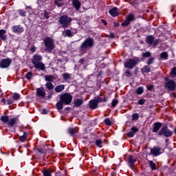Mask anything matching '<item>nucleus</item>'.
Listing matches in <instances>:
<instances>
[{
	"mask_svg": "<svg viewBox=\"0 0 176 176\" xmlns=\"http://www.w3.org/2000/svg\"><path fill=\"white\" fill-rule=\"evenodd\" d=\"M94 38L91 37H88L86 38L80 45L79 47V50L80 53H82V54H85L87 52L89 49H91L93 46H94Z\"/></svg>",
	"mask_w": 176,
	"mask_h": 176,
	"instance_id": "f257e3e1",
	"label": "nucleus"
},
{
	"mask_svg": "<svg viewBox=\"0 0 176 176\" xmlns=\"http://www.w3.org/2000/svg\"><path fill=\"white\" fill-rule=\"evenodd\" d=\"M32 63L34 67L36 68V69H39L40 71H45V69H46V67L44 63H42V56L39 54H35L33 56Z\"/></svg>",
	"mask_w": 176,
	"mask_h": 176,
	"instance_id": "f03ea898",
	"label": "nucleus"
},
{
	"mask_svg": "<svg viewBox=\"0 0 176 176\" xmlns=\"http://www.w3.org/2000/svg\"><path fill=\"white\" fill-rule=\"evenodd\" d=\"M43 43L45 45V50L47 53H52V50H54L56 45H54V40L50 37H45L43 38Z\"/></svg>",
	"mask_w": 176,
	"mask_h": 176,
	"instance_id": "7ed1b4c3",
	"label": "nucleus"
},
{
	"mask_svg": "<svg viewBox=\"0 0 176 176\" xmlns=\"http://www.w3.org/2000/svg\"><path fill=\"white\" fill-rule=\"evenodd\" d=\"M71 21H72V19L67 15H62L59 18V23L62 25L63 28H68Z\"/></svg>",
	"mask_w": 176,
	"mask_h": 176,
	"instance_id": "20e7f679",
	"label": "nucleus"
},
{
	"mask_svg": "<svg viewBox=\"0 0 176 176\" xmlns=\"http://www.w3.org/2000/svg\"><path fill=\"white\" fill-rule=\"evenodd\" d=\"M138 63H140L138 58H129L124 63V67L129 69H133Z\"/></svg>",
	"mask_w": 176,
	"mask_h": 176,
	"instance_id": "39448f33",
	"label": "nucleus"
},
{
	"mask_svg": "<svg viewBox=\"0 0 176 176\" xmlns=\"http://www.w3.org/2000/svg\"><path fill=\"white\" fill-rule=\"evenodd\" d=\"M157 135H164V137L168 138V137L173 135V131L168 129V126L165 125L158 131Z\"/></svg>",
	"mask_w": 176,
	"mask_h": 176,
	"instance_id": "423d86ee",
	"label": "nucleus"
},
{
	"mask_svg": "<svg viewBox=\"0 0 176 176\" xmlns=\"http://www.w3.org/2000/svg\"><path fill=\"white\" fill-rule=\"evenodd\" d=\"M60 100L65 105H69V104H71V102H72V96L68 93H65L60 96Z\"/></svg>",
	"mask_w": 176,
	"mask_h": 176,
	"instance_id": "0eeeda50",
	"label": "nucleus"
},
{
	"mask_svg": "<svg viewBox=\"0 0 176 176\" xmlns=\"http://www.w3.org/2000/svg\"><path fill=\"white\" fill-rule=\"evenodd\" d=\"M163 152L164 151L159 146H154L150 148V155H153V156H160Z\"/></svg>",
	"mask_w": 176,
	"mask_h": 176,
	"instance_id": "6e6552de",
	"label": "nucleus"
},
{
	"mask_svg": "<svg viewBox=\"0 0 176 176\" xmlns=\"http://www.w3.org/2000/svg\"><path fill=\"white\" fill-rule=\"evenodd\" d=\"M146 42L148 43V45H151V46H154V47H156L159 43V40L155 39V37L153 36L150 35L147 36L146 38Z\"/></svg>",
	"mask_w": 176,
	"mask_h": 176,
	"instance_id": "1a4fd4ad",
	"label": "nucleus"
},
{
	"mask_svg": "<svg viewBox=\"0 0 176 176\" xmlns=\"http://www.w3.org/2000/svg\"><path fill=\"white\" fill-rule=\"evenodd\" d=\"M165 87L170 90V91H174L175 90L176 84L175 81L170 80L165 82Z\"/></svg>",
	"mask_w": 176,
	"mask_h": 176,
	"instance_id": "9d476101",
	"label": "nucleus"
},
{
	"mask_svg": "<svg viewBox=\"0 0 176 176\" xmlns=\"http://www.w3.org/2000/svg\"><path fill=\"white\" fill-rule=\"evenodd\" d=\"M12 64V60L9 58L3 59L0 61V68H8Z\"/></svg>",
	"mask_w": 176,
	"mask_h": 176,
	"instance_id": "9b49d317",
	"label": "nucleus"
},
{
	"mask_svg": "<svg viewBox=\"0 0 176 176\" xmlns=\"http://www.w3.org/2000/svg\"><path fill=\"white\" fill-rule=\"evenodd\" d=\"M12 31L14 32L15 34H20L21 32H23L24 28H23V26L20 25H14L12 28Z\"/></svg>",
	"mask_w": 176,
	"mask_h": 176,
	"instance_id": "f8f14e48",
	"label": "nucleus"
},
{
	"mask_svg": "<svg viewBox=\"0 0 176 176\" xmlns=\"http://www.w3.org/2000/svg\"><path fill=\"white\" fill-rule=\"evenodd\" d=\"M36 96L37 97H40V98H45V97H46V92H45V89L43 88L36 89Z\"/></svg>",
	"mask_w": 176,
	"mask_h": 176,
	"instance_id": "ddd939ff",
	"label": "nucleus"
},
{
	"mask_svg": "<svg viewBox=\"0 0 176 176\" xmlns=\"http://www.w3.org/2000/svg\"><path fill=\"white\" fill-rule=\"evenodd\" d=\"M109 13L112 16V17H117V16H119V9L114 7L109 11Z\"/></svg>",
	"mask_w": 176,
	"mask_h": 176,
	"instance_id": "4468645a",
	"label": "nucleus"
},
{
	"mask_svg": "<svg viewBox=\"0 0 176 176\" xmlns=\"http://www.w3.org/2000/svg\"><path fill=\"white\" fill-rule=\"evenodd\" d=\"M72 6L76 9V11L80 10V6H82V3L79 0H73Z\"/></svg>",
	"mask_w": 176,
	"mask_h": 176,
	"instance_id": "2eb2a0df",
	"label": "nucleus"
},
{
	"mask_svg": "<svg viewBox=\"0 0 176 176\" xmlns=\"http://www.w3.org/2000/svg\"><path fill=\"white\" fill-rule=\"evenodd\" d=\"M162 126H163V124L161 122H155L153 124V133H157V131L160 130Z\"/></svg>",
	"mask_w": 176,
	"mask_h": 176,
	"instance_id": "dca6fc26",
	"label": "nucleus"
},
{
	"mask_svg": "<svg viewBox=\"0 0 176 176\" xmlns=\"http://www.w3.org/2000/svg\"><path fill=\"white\" fill-rule=\"evenodd\" d=\"M128 162L129 163V167H131V168H133V167H134V163L137 162V159L133 155H130L129 157Z\"/></svg>",
	"mask_w": 176,
	"mask_h": 176,
	"instance_id": "f3484780",
	"label": "nucleus"
},
{
	"mask_svg": "<svg viewBox=\"0 0 176 176\" xmlns=\"http://www.w3.org/2000/svg\"><path fill=\"white\" fill-rule=\"evenodd\" d=\"M131 131H129L126 135L128 137H129V138H133V137H134V134H135V133H137V131H138V129L135 128V126H133L131 129Z\"/></svg>",
	"mask_w": 176,
	"mask_h": 176,
	"instance_id": "a211bd4d",
	"label": "nucleus"
},
{
	"mask_svg": "<svg viewBox=\"0 0 176 176\" xmlns=\"http://www.w3.org/2000/svg\"><path fill=\"white\" fill-rule=\"evenodd\" d=\"M16 123H17V118H11L8 120V122L7 123V126L13 127V126H14Z\"/></svg>",
	"mask_w": 176,
	"mask_h": 176,
	"instance_id": "6ab92c4d",
	"label": "nucleus"
},
{
	"mask_svg": "<svg viewBox=\"0 0 176 176\" xmlns=\"http://www.w3.org/2000/svg\"><path fill=\"white\" fill-rule=\"evenodd\" d=\"M98 105V103L96 100H93L89 102V107L91 108V109H96Z\"/></svg>",
	"mask_w": 176,
	"mask_h": 176,
	"instance_id": "aec40b11",
	"label": "nucleus"
},
{
	"mask_svg": "<svg viewBox=\"0 0 176 176\" xmlns=\"http://www.w3.org/2000/svg\"><path fill=\"white\" fill-rule=\"evenodd\" d=\"M64 89H65V85H57L56 87H55V91L56 93H61V91H63V90H64Z\"/></svg>",
	"mask_w": 176,
	"mask_h": 176,
	"instance_id": "412c9836",
	"label": "nucleus"
},
{
	"mask_svg": "<svg viewBox=\"0 0 176 176\" xmlns=\"http://www.w3.org/2000/svg\"><path fill=\"white\" fill-rule=\"evenodd\" d=\"M56 79V77L53 75H45V80L46 82H53Z\"/></svg>",
	"mask_w": 176,
	"mask_h": 176,
	"instance_id": "4be33fe9",
	"label": "nucleus"
},
{
	"mask_svg": "<svg viewBox=\"0 0 176 176\" xmlns=\"http://www.w3.org/2000/svg\"><path fill=\"white\" fill-rule=\"evenodd\" d=\"M71 76H72V74H70L69 73H64L62 74V78L66 82H68V80H71Z\"/></svg>",
	"mask_w": 176,
	"mask_h": 176,
	"instance_id": "5701e85b",
	"label": "nucleus"
},
{
	"mask_svg": "<svg viewBox=\"0 0 176 176\" xmlns=\"http://www.w3.org/2000/svg\"><path fill=\"white\" fill-rule=\"evenodd\" d=\"M6 34V31L3 30H0V38L2 39V41H6L8 38L5 35Z\"/></svg>",
	"mask_w": 176,
	"mask_h": 176,
	"instance_id": "b1692460",
	"label": "nucleus"
},
{
	"mask_svg": "<svg viewBox=\"0 0 176 176\" xmlns=\"http://www.w3.org/2000/svg\"><path fill=\"white\" fill-rule=\"evenodd\" d=\"M83 104V100L80 98H76L74 100L75 107H80Z\"/></svg>",
	"mask_w": 176,
	"mask_h": 176,
	"instance_id": "393cba45",
	"label": "nucleus"
},
{
	"mask_svg": "<svg viewBox=\"0 0 176 176\" xmlns=\"http://www.w3.org/2000/svg\"><path fill=\"white\" fill-rule=\"evenodd\" d=\"M27 137H28V133L23 132V135L19 138V141H21V142H24L27 140Z\"/></svg>",
	"mask_w": 176,
	"mask_h": 176,
	"instance_id": "a878e982",
	"label": "nucleus"
},
{
	"mask_svg": "<svg viewBox=\"0 0 176 176\" xmlns=\"http://www.w3.org/2000/svg\"><path fill=\"white\" fill-rule=\"evenodd\" d=\"M45 87L47 90H53V89H54V85L50 82H47L45 84Z\"/></svg>",
	"mask_w": 176,
	"mask_h": 176,
	"instance_id": "bb28decb",
	"label": "nucleus"
},
{
	"mask_svg": "<svg viewBox=\"0 0 176 176\" xmlns=\"http://www.w3.org/2000/svg\"><path fill=\"white\" fill-rule=\"evenodd\" d=\"M63 104H64V102L63 101H61V99H60V101H58L56 103L57 109H59V110L63 109L64 108Z\"/></svg>",
	"mask_w": 176,
	"mask_h": 176,
	"instance_id": "cd10ccee",
	"label": "nucleus"
},
{
	"mask_svg": "<svg viewBox=\"0 0 176 176\" xmlns=\"http://www.w3.org/2000/svg\"><path fill=\"white\" fill-rule=\"evenodd\" d=\"M142 72H144L145 74H148V72H151V67H149V65L144 66L142 69Z\"/></svg>",
	"mask_w": 176,
	"mask_h": 176,
	"instance_id": "c85d7f7f",
	"label": "nucleus"
},
{
	"mask_svg": "<svg viewBox=\"0 0 176 176\" xmlns=\"http://www.w3.org/2000/svg\"><path fill=\"white\" fill-rule=\"evenodd\" d=\"M0 120L3 122V123H6L8 124L9 122V117L8 116H3L1 117Z\"/></svg>",
	"mask_w": 176,
	"mask_h": 176,
	"instance_id": "c756f323",
	"label": "nucleus"
},
{
	"mask_svg": "<svg viewBox=\"0 0 176 176\" xmlns=\"http://www.w3.org/2000/svg\"><path fill=\"white\" fill-rule=\"evenodd\" d=\"M65 34L66 36H68L69 38H72L74 36V33L70 30H66L65 31Z\"/></svg>",
	"mask_w": 176,
	"mask_h": 176,
	"instance_id": "7c9ffc66",
	"label": "nucleus"
},
{
	"mask_svg": "<svg viewBox=\"0 0 176 176\" xmlns=\"http://www.w3.org/2000/svg\"><path fill=\"white\" fill-rule=\"evenodd\" d=\"M95 144L96 146H98V148H102V140L98 139L95 141Z\"/></svg>",
	"mask_w": 176,
	"mask_h": 176,
	"instance_id": "2f4dec72",
	"label": "nucleus"
},
{
	"mask_svg": "<svg viewBox=\"0 0 176 176\" xmlns=\"http://www.w3.org/2000/svg\"><path fill=\"white\" fill-rule=\"evenodd\" d=\"M151 56H152V54L149 51L142 52V57H144V58H148L151 57Z\"/></svg>",
	"mask_w": 176,
	"mask_h": 176,
	"instance_id": "473e14b6",
	"label": "nucleus"
},
{
	"mask_svg": "<svg viewBox=\"0 0 176 176\" xmlns=\"http://www.w3.org/2000/svg\"><path fill=\"white\" fill-rule=\"evenodd\" d=\"M136 94L141 95L142 93H144V87H139L136 91H135Z\"/></svg>",
	"mask_w": 176,
	"mask_h": 176,
	"instance_id": "72a5a7b5",
	"label": "nucleus"
},
{
	"mask_svg": "<svg viewBox=\"0 0 176 176\" xmlns=\"http://www.w3.org/2000/svg\"><path fill=\"white\" fill-rule=\"evenodd\" d=\"M52 173H53L52 170H45L43 172L44 176H52Z\"/></svg>",
	"mask_w": 176,
	"mask_h": 176,
	"instance_id": "f704fd0d",
	"label": "nucleus"
},
{
	"mask_svg": "<svg viewBox=\"0 0 176 176\" xmlns=\"http://www.w3.org/2000/svg\"><path fill=\"white\" fill-rule=\"evenodd\" d=\"M161 58H165L167 60L168 58V53L164 52L160 54Z\"/></svg>",
	"mask_w": 176,
	"mask_h": 176,
	"instance_id": "c9c22d12",
	"label": "nucleus"
},
{
	"mask_svg": "<svg viewBox=\"0 0 176 176\" xmlns=\"http://www.w3.org/2000/svg\"><path fill=\"white\" fill-rule=\"evenodd\" d=\"M41 14L43 15V19L47 20L50 18L49 12H47V11H44Z\"/></svg>",
	"mask_w": 176,
	"mask_h": 176,
	"instance_id": "e433bc0d",
	"label": "nucleus"
},
{
	"mask_svg": "<svg viewBox=\"0 0 176 176\" xmlns=\"http://www.w3.org/2000/svg\"><path fill=\"white\" fill-rule=\"evenodd\" d=\"M18 12L19 13V15H21L22 17H25L27 12L23 10H18Z\"/></svg>",
	"mask_w": 176,
	"mask_h": 176,
	"instance_id": "4c0bfd02",
	"label": "nucleus"
},
{
	"mask_svg": "<svg viewBox=\"0 0 176 176\" xmlns=\"http://www.w3.org/2000/svg\"><path fill=\"white\" fill-rule=\"evenodd\" d=\"M105 124H107V126H111L112 124V122L111 121V120L109 118H105L104 120Z\"/></svg>",
	"mask_w": 176,
	"mask_h": 176,
	"instance_id": "58836bf2",
	"label": "nucleus"
},
{
	"mask_svg": "<svg viewBox=\"0 0 176 176\" xmlns=\"http://www.w3.org/2000/svg\"><path fill=\"white\" fill-rule=\"evenodd\" d=\"M153 63H155V58H149L147 60L146 64H148V65H151L153 64Z\"/></svg>",
	"mask_w": 176,
	"mask_h": 176,
	"instance_id": "ea45409f",
	"label": "nucleus"
},
{
	"mask_svg": "<svg viewBox=\"0 0 176 176\" xmlns=\"http://www.w3.org/2000/svg\"><path fill=\"white\" fill-rule=\"evenodd\" d=\"M148 163L152 170H156V164H154L153 161H149Z\"/></svg>",
	"mask_w": 176,
	"mask_h": 176,
	"instance_id": "a19ab883",
	"label": "nucleus"
},
{
	"mask_svg": "<svg viewBox=\"0 0 176 176\" xmlns=\"http://www.w3.org/2000/svg\"><path fill=\"white\" fill-rule=\"evenodd\" d=\"M170 75L172 78L176 77V67H173L171 70Z\"/></svg>",
	"mask_w": 176,
	"mask_h": 176,
	"instance_id": "79ce46f5",
	"label": "nucleus"
},
{
	"mask_svg": "<svg viewBox=\"0 0 176 176\" xmlns=\"http://www.w3.org/2000/svg\"><path fill=\"white\" fill-rule=\"evenodd\" d=\"M68 133L71 135H74L76 133V131H75V129H74V128H70L68 130Z\"/></svg>",
	"mask_w": 176,
	"mask_h": 176,
	"instance_id": "37998d69",
	"label": "nucleus"
},
{
	"mask_svg": "<svg viewBox=\"0 0 176 176\" xmlns=\"http://www.w3.org/2000/svg\"><path fill=\"white\" fill-rule=\"evenodd\" d=\"M126 20H128V21L130 23V21H133L134 20V15L133 14H129Z\"/></svg>",
	"mask_w": 176,
	"mask_h": 176,
	"instance_id": "c03bdc74",
	"label": "nucleus"
},
{
	"mask_svg": "<svg viewBox=\"0 0 176 176\" xmlns=\"http://www.w3.org/2000/svg\"><path fill=\"white\" fill-rule=\"evenodd\" d=\"M26 78L30 80L31 79H32V73L31 72H29L27 73L26 74Z\"/></svg>",
	"mask_w": 176,
	"mask_h": 176,
	"instance_id": "a18cd8bd",
	"label": "nucleus"
},
{
	"mask_svg": "<svg viewBox=\"0 0 176 176\" xmlns=\"http://www.w3.org/2000/svg\"><path fill=\"white\" fill-rule=\"evenodd\" d=\"M138 118H140V116H138V113H133L132 115V120H138Z\"/></svg>",
	"mask_w": 176,
	"mask_h": 176,
	"instance_id": "49530a36",
	"label": "nucleus"
},
{
	"mask_svg": "<svg viewBox=\"0 0 176 176\" xmlns=\"http://www.w3.org/2000/svg\"><path fill=\"white\" fill-rule=\"evenodd\" d=\"M13 100H20V94H14L12 96Z\"/></svg>",
	"mask_w": 176,
	"mask_h": 176,
	"instance_id": "de8ad7c7",
	"label": "nucleus"
},
{
	"mask_svg": "<svg viewBox=\"0 0 176 176\" xmlns=\"http://www.w3.org/2000/svg\"><path fill=\"white\" fill-rule=\"evenodd\" d=\"M129 24H130V22L129 21L128 19L125 20L122 23V27H127V25H129Z\"/></svg>",
	"mask_w": 176,
	"mask_h": 176,
	"instance_id": "09e8293b",
	"label": "nucleus"
},
{
	"mask_svg": "<svg viewBox=\"0 0 176 176\" xmlns=\"http://www.w3.org/2000/svg\"><path fill=\"white\" fill-rule=\"evenodd\" d=\"M146 102V100L145 99H140L138 100L139 105H144Z\"/></svg>",
	"mask_w": 176,
	"mask_h": 176,
	"instance_id": "8fccbe9b",
	"label": "nucleus"
},
{
	"mask_svg": "<svg viewBox=\"0 0 176 176\" xmlns=\"http://www.w3.org/2000/svg\"><path fill=\"white\" fill-rule=\"evenodd\" d=\"M118 100H116V99L113 100L111 102L112 107H116V105H118Z\"/></svg>",
	"mask_w": 176,
	"mask_h": 176,
	"instance_id": "3c124183",
	"label": "nucleus"
},
{
	"mask_svg": "<svg viewBox=\"0 0 176 176\" xmlns=\"http://www.w3.org/2000/svg\"><path fill=\"white\" fill-rule=\"evenodd\" d=\"M37 151L39 153H46V149L45 148H37Z\"/></svg>",
	"mask_w": 176,
	"mask_h": 176,
	"instance_id": "603ef678",
	"label": "nucleus"
},
{
	"mask_svg": "<svg viewBox=\"0 0 176 176\" xmlns=\"http://www.w3.org/2000/svg\"><path fill=\"white\" fill-rule=\"evenodd\" d=\"M98 104V102H102L104 101V99L102 98H98L97 100H96Z\"/></svg>",
	"mask_w": 176,
	"mask_h": 176,
	"instance_id": "864d4df0",
	"label": "nucleus"
},
{
	"mask_svg": "<svg viewBox=\"0 0 176 176\" xmlns=\"http://www.w3.org/2000/svg\"><path fill=\"white\" fill-rule=\"evenodd\" d=\"M125 75L126 76H131V72H130V71H126Z\"/></svg>",
	"mask_w": 176,
	"mask_h": 176,
	"instance_id": "5fc2aeb1",
	"label": "nucleus"
},
{
	"mask_svg": "<svg viewBox=\"0 0 176 176\" xmlns=\"http://www.w3.org/2000/svg\"><path fill=\"white\" fill-rule=\"evenodd\" d=\"M54 3H55V5H57V6H58V7L61 6V3H59L58 1H57V0L54 1Z\"/></svg>",
	"mask_w": 176,
	"mask_h": 176,
	"instance_id": "6e6d98bb",
	"label": "nucleus"
},
{
	"mask_svg": "<svg viewBox=\"0 0 176 176\" xmlns=\"http://www.w3.org/2000/svg\"><path fill=\"white\" fill-rule=\"evenodd\" d=\"M153 89V85H147V90H152Z\"/></svg>",
	"mask_w": 176,
	"mask_h": 176,
	"instance_id": "4d7b16f0",
	"label": "nucleus"
},
{
	"mask_svg": "<svg viewBox=\"0 0 176 176\" xmlns=\"http://www.w3.org/2000/svg\"><path fill=\"white\" fill-rule=\"evenodd\" d=\"M7 104L8 105H12V104H13V101H12L11 100H8Z\"/></svg>",
	"mask_w": 176,
	"mask_h": 176,
	"instance_id": "13d9d810",
	"label": "nucleus"
},
{
	"mask_svg": "<svg viewBox=\"0 0 176 176\" xmlns=\"http://www.w3.org/2000/svg\"><path fill=\"white\" fill-rule=\"evenodd\" d=\"M79 63H85V59H83V58L80 59Z\"/></svg>",
	"mask_w": 176,
	"mask_h": 176,
	"instance_id": "bf43d9fd",
	"label": "nucleus"
},
{
	"mask_svg": "<svg viewBox=\"0 0 176 176\" xmlns=\"http://www.w3.org/2000/svg\"><path fill=\"white\" fill-rule=\"evenodd\" d=\"M2 102H3V105H5V104H6V100L5 98L2 99Z\"/></svg>",
	"mask_w": 176,
	"mask_h": 176,
	"instance_id": "052dcab7",
	"label": "nucleus"
},
{
	"mask_svg": "<svg viewBox=\"0 0 176 176\" xmlns=\"http://www.w3.org/2000/svg\"><path fill=\"white\" fill-rule=\"evenodd\" d=\"M102 23H104V25H107V22L105 21V20L102 19Z\"/></svg>",
	"mask_w": 176,
	"mask_h": 176,
	"instance_id": "680f3d73",
	"label": "nucleus"
},
{
	"mask_svg": "<svg viewBox=\"0 0 176 176\" xmlns=\"http://www.w3.org/2000/svg\"><path fill=\"white\" fill-rule=\"evenodd\" d=\"M42 113H46V109H43V110H42Z\"/></svg>",
	"mask_w": 176,
	"mask_h": 176,
	"instance_id": "e2e57ef3",
	"label": "nucleus"
},
{
	"mask_svg": "<svg viewBox=\"0 0 176 176\" xmlns=\"http://www.w3.org/2000/svg\"><path fill=\"white\" fill-rule=\"evenodd\" d=\"M164 80H166V81L167 82V80H168V77H166V78H164Z\"/></svg>",
	"mask_w": 176,
	"mask_h": 176,
	"instance_id": "0e129e2a",
	"label": "nucleus"
},
{
	"mask_svg": "<svg viewBox=\"0 0 176 176\" xmlns=\"http://www.w3.org/2000/svg\"><path fill=\"white\" fill-rule=\"evenodd\" d=\"M111 38H115V36H113V34H111Z\"/></svg>",
	"mask_w": 176,
	"mask_h": 176,
	"instance_id": "69168bd1",
	"label": "nucleus"
},
{
	"mask_svg": "<svg viewBox=\"0 0 176 176\" xmlns=\"http://www.w3.org/2000/svg\"><path fill=\"white\" fill-rule=\"evenodd\" d=\"M103 102H107V98H104V99H103Z\"/></svg>",
	"mask_w": 176,
	"mask_h": 176,
	"instance_id": "338daca9",
	"label": "nucleus"
},
{
	"mask_svg": "<svg viewBox=\"0 0 176 176\" xmlns=\"http://www.w3.org/2000/svg\"><path fill=\"white\" fill-rule=\"evenodd\" d=\"M165 142H168V139H166V140H165Z\"/></svg>",
	"mask_w": 176,
	"mask_h": 176,
	"instance_id": "774afa93",
	"label": "nucleus"
}]
</instances>
